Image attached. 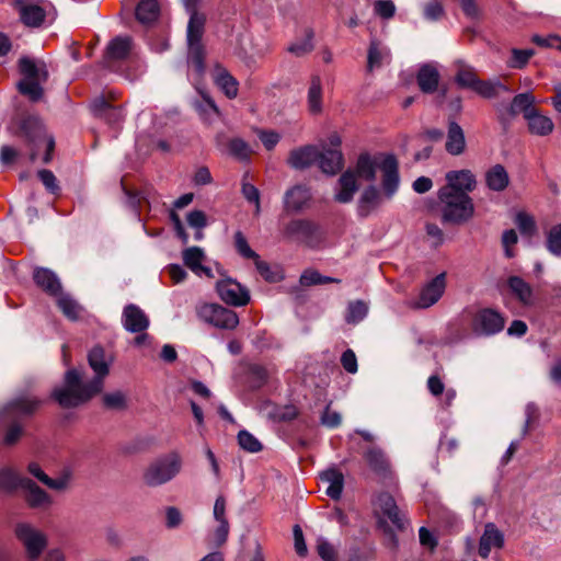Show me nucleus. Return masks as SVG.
I'll list each match as a JSON object with an SVG mask.
<instances>
[{
    "mask_svg": "<svg viewBox=\"0 0 561 561\" xmlns=\"http://www.w3.org/2000/svg\"><path fill=\"white\" fill-rule=\"evenodd\" d=\"M88 362L95 374L92 379L83 380L77 369H69L65 374L64 386L53 390L51 397L60 407H78L102 391L112 358L101 346H94L89 352Z\"/></svg>",
    "mask_w": 561,
    "mask_h": 561,
    "instance_id": "nucleus-1",
    "label": "nucleus"
},
{
    "mask_svg": "<svg viewBox=\"0 0 561 561\" xmlns=\"http://www.w3.org/2000/svg\"><path fill=\"white\" fill-rule=\"evenodd\" d=\"M400 186L399 172L394 171V167L385 165V174L381 178V188L370 184L362 192L357 203V214L359 217L366 218L373 211L377 210L381 205L393 198Z\"/></svg>",
    "mask_w": 561,
    "mask_h": 561,
    "instance_id": "nucleus-2",
    "label": "nucleus"
},
{
    "mask_svg": "<svg viewBox=\"0 0 561 561\" xmlns=\"http://www.w3.org/2000/svg\"><path fill=\"white\" fill-rule=\"evenodd\" d=\"M442 219L444 222L460 225L467 222L474 214L471 197L465 192H451V188H439Z\"/></svg>",
    "mask_w": 561,
    "mask_h": 561,
    "instance_id": "nucleus-3",
    "label": "nucleus"
},
{
    "mask_svg": "<svg viewBox=\"0 0 561 561\" xmlns=\"http://www.w3.org/2000/svg\"><path fill=\"white\" fill-rule=\"evenodd\" d=\"M183 458L170 451L153 460L145 470L142 479L148 486H159L174 479L182 470Z\"/></svg>",
    "mask_w": 561,
    "mask_h": 561,
    "instance_id": "nucleus-4",
    "label": "nucleus"
},
{
    "mask_svg": "<svg viewBox=\"0 0 561 561\" xmlns=\"http://www.w3.org/2000/svg\"><path fill=\"white\" fill-rule=\"evenodd\" d=\"M20 131L32 146L30 159L34 161L38 156L39 149L44 147L46 152L43 161L45 163L49 162L51 159V152L55 148V141L53 137L46 134L42 122L34 116L25 117L21 122Z\"/></svg>",
    "mask_w": 561,
    "mask_h": 561,
    "instance_id": "nucleus-5",
    "label": "nucleus"
},
{
    "mask_svg": "<svg viewBox=\"0 0 561 561\" xmlns=\"http://www.w3.org/2000/svg\"><path fill=\"white\" fill-rule=\"evenodd\" d=\"M386 164L394 167V171L399 172L398 161L392 154L378 153L371 156L364 152L358 156L353 171L355 172L356 178L359 176L367 182H374L376 180L377 171H380L381 178L383 176Z\"/></svg>",
    "mask_w": 561,
    "mask_h": 561,
    "instance_id": "nucleus-6",
    "label": "nucleus"
},
{
    "mask_svg": "<svg viewBox=\"0 0 561 561\" xmlns=\"http://www.w3.org/2000/svg\"><path fill=\"white\" fill-rule=\"evenodd\" d=\"M198 318L219 329L232 330L239 323L237 313L217 304H203L197 309Z\"/></svg>",
    "mask_w": 561,
    "mask_h": 561,
    "instance_id": "nucleus-7",
    "label": "nucleus"
},
{
    "mask_svg": "<svg viewBox=\"0 0 561 561\" xmlns=\"http://www.w3.org/2000/svg\"><path fill=\"white\" fill-rule=\"evenodd\" d=\"M15 535L23 543L28 560L36 561L47 545L45 535L26 523L16 525Z\"/></svg>",
    "mask_w": 561,
    "mask_h": 561,
    "instance_id": "nucleus-8",
    "label": "nucleus"
},
{
    "mask_svg": "<svg viewBox=\"0 0 561 561\" xmlns=\"http://www.w3.org/2000/svg\"><path fill=\"white\" fill-rule=\"evenodd\" d=\"M369 469L383 483L393 484L396 477L391 468V462L386 453L378 446H369L363 455Z\"/></svg>",
    "mask_w": 561,
    "mask_h": 561,
    "instance_id": "nucleus-9",
    "label": "nucleus"
},
{
    "mask_svg": "<svg viewBox=\"0 0 561 561\" xmlns=\"http://www.w3.org/2000/svg\"><path fill=\"white\" fill-rule=\"evenodd\" d=\"M216 289L220 299L227 305L242 307L250 301L249 290L231 278L217 282Z\"/></svg>",
    "mask_w": 561,
    "mask_h": 561,
    "instance_id": "nucleus-10",
    "label": "nucleus"
},
{
    "mask_svg": "<svg viewBox=\"0 0 561 561\" xmlns=\"http://www.w3.org/2000/svg\"><path fill=\"white\" fill-rule=\"evenodd\" d=\"M446 288L445 273H442L428 282L420 291L419 297L410 302L415 309H426L435 305L443 296Z\"/></svg>",
    "mask_w": 561,
    "mask_h": 561,
    "instance_id": "nucleus-11",
    "label": "nucleus"
},
{
    "mask_svg": "<svg viewBox=\"0 0 561 561\" xmlns=\"http://www.w3.org/2000/svg\"><path fill=\"white\" fill-rule=\"evenodd\" d=\"M504 318L493 309H483L477 313L473 320L476 332L484 335H492L503 330Z\"/></svg>",
    "mask_w": 561,
    "mask_h": 561,
    "instance_id": "nucleus-12",
    "label": "nucleus"
},
{
    "mask_svg": "<svg viewBox=\"0 0 561 561\" xmlns=\"http://www.w3.org/2000/svg\"><path fill=\"white\" fill-rule=\"evenodd\" d=\"M376 507L378 512L382 515L381 523L383 518L388 519L397 529H402L404 527V516L401 514L394 499L387 492H382L377 496Z\"/></svg>",
    "mask_w": 561,
    "mask_h": 561,
    "instance_id": "nucleus-13",
    "label": "nucleus"
},
{
    "mask_svg": "<svg viewBox=\"0 0 561 561\" xmlns=\"http://www.w3.org/2000/svg\"><path fill=\"white\" fill-rule=\"evenodd\" d=\"M318 227L309 220H293L286 225L283 231L285 239L310 244L316 237Z\"/></svg>",
    "mask_w": 561,
    "mask_h": 561,
    "instance_id": "nucleus-14",
    "label": "nucleus"
},
{
    "mask_svg": "<svg viewBox=\"0 0 561 561\" xmlns=\"http://www.w3.org/2000/svg\"><path fill=\"white\" fill-rule=\"evenodd\" d=\"M359 184L352 169L344 171L337 180L334 193L335 202L340 204L351 203L357 193Z\"/></svg>",
    "mask_w": 561,
    "mask_h": 561,
    "instance_id": "nucleus-15",
    "label": "nucleus"
},
{
    "mask_svg": "<svg viewBox=\"0 0 561 561\" xmlns=\"http://www.w3.org/2000/svg\"><path fill=\"white\" fill-rule=\"evenodd\" d=\"M122 323L126 331L138 333L146 331L150 321L138 306L129 304L123 310Z\"/></svg>",
    "mask_w": 561,
    "mask_h": 561,
    "instance_id": "nucleus-16",
    "label": "nucleus"
},
{
    "mask_svg": "<svg viewBox=\"0 0 561 561\" xmlns=\"http://www.w3.org/2000/svg\"><path fill=\"white\" fill-rule=\"evenodd\" d=\"M14 7L16 8L21 22L28 27H39L46 18L45 10L35 3L26 0H15Z\"/></svg>",
    "mask_w": 561,
    "mask_h": 561,
    "instance_id": "nucleus-17",
    "label": "nucleus"
},
{
    "mask_svg": "<svg viewBox=\"0 0 561 561\" xmlns=\"http://www.w3.org/2000/svg\"><path fill=\"white\" fill-rule=\"evenodd\" d=\"M447 184L442 188H451V192H472L477 186L474 174L470 170L449 171L446 173Z\"/></svg>",
    "mask_w": 561,
    "mask_h": 561,
    "instance_id": "nucleus-18",
    "label": "nucleus"
},
{
    "mask_svg": "<svg viewBox=\"0 0 561 561\" xmlns=\"http://www.w3.org/2000/svg\"><path fill=\"white\" fill-rule=\"evenodd\" d=\"M504 546V534L494 523H486L479 541V554L482 558L490 556L491 549H501Z\"/></svg>",
    "mask_w": 561,
    "mask_h": 561,
    "instance_id": "nucleus-19",
    "label": "nucleus"
},
{
    "mask_svg": "<svg viewBox=\"0 0 561 561\" xmlns=\"http://www.w3.org/2000/svg\"><path fill=\"white\" fill-rule=\"evenodd\" d=\"M42 404V401L28 394H21L11 400L3 409L8 416L33 414Z\"/></svg>",
    "mask_w": 561,
    "mask_h": 561,
    "instance_id": "nucleus-20",
    "label": "nucleus"
},
{
    "mask_svg": "<svg viewBox=\"0 0 561 561\" xmlns=\"http://www.w3.org/2000/svg\"><path fill=\"white\" fill-rule=\"evenodd\" d=\"M319 158V150L316 146L307 145L289 152L287 163L296 170H304L313 164Z\"/></svg>",
    "mask_w": 561,
    "mask_h": 561,
    "instance_id": "nucleus-21",
    "label": "nucleus"
},
{
    "mask_svg": "<svg viewBox=\"0 0 561 561\" xmlns=\"http://www.w3.org/2000/svg\"><path fill=\"white\" fill-rule=\"evenodd\" d=\"M21 489L24 491V499L31 507L38 508L49 506L51 504L50 495L31 479L24 478L22 480Z\"/></svg>",
    "mask_w": 561,
    "mask_h": 561,
    "instance_id": "nucleus-22",
    "label": "nucleus"
},
{
    "mask_svg": "<svg viewBox=\"0 0 561 561\" xmlns=\"http://www.w3.org/2000/svg\"><path fill=\"white\" fill-rule=\"evenodd\" d=\"M183 262L197 276H206L211 278L213 272L209 267L203 265L205 260L204 251L198 247H191L183 251Z\"/></svg>",
    "mask_w": 561,
    "mask_h": 561,
    "instance_id": "nucleus-23",
    "label": "nucleus"
},
{
    "mask_svg": "<svg viewBox=\"0 0 561 561\" xmlns=\"http://www.w3.org/2000/svg\"><path fill=\"white\" fill-rule=\"evenodd\" d=\"M440 75L433 64H424L419 68L416 82L423 93H434L439 84Z\"/></svg>",
    "mask_w": 561,
    "mask_h": 561,
    "instance_id": "nucleus-24",
    "label": "nucleus"
},
{
    "mask_svg": "<svg viewBox=\"0 0 561 561\" xmlns=\"http://www.w3.org/2000/svg\"><path fill=\"white\" fill-rule=\"evenodd\" d=\"M27 471L30 474H32L34 478H36L39 482L45 484L47 488L55 490V491H65L69 488L70 484V474L65 473L60 477L53 479L49 478L44 470L41 468V466L36 462H31L27 466Z\"/></svg>",
    "mask_w": 561,
    "mask_h": 561,
    "instance_id": "nucleus-25",
    "label": "nucleus"
},
{
    "mask_svg": "<svg viewBox=\"0 0 561 561\" xmlns=\"http://www.w3.org/2000/svg\"><path fill=\"white\" fill-rule=\"evenodd\" d=\"M510 293L524 306L534 304V291L529 283L519 276L512 275L506 280Z\"/></svg>",
    "mask_w": 561,
    "mask_h": 561,
    "instance_id": "nucleus-26",
    "label": "nucleus"
},
{
    "mask_svg": "<svg viewBox=\"0 0 561 561\" xmlns=\"http://www.w3.org/2000/svg\"><path fill=\"white\" fill-rule=\"evenodd\" d=\"M445 149L448 153L453 156H459L466 149V138L463 129L458 123L454 121H450L448 124Z\"/></svg>",
    "mask_w": 561,
    "mask_h": 561,
    "instance_id": "nucleus-27",
    "label": "nucleus"
},
{
    "mask_svg": "<svg viewBox=\"0 0 561 561\" xmlns=\"http://www.w3.org/2000/svg\"><path fill=\"white\" fill-rule=\"evenodd\" d=\"M318 161L322 172L329 175L336 174L344 165L343 153L340 149H327L319 152Z\"/></svg>",
    "mask_w": 561,
    "mask_h": 561,
    "instance_id": "nucleus-28",
    "label": "nucleus"
},
{
    "mask_svg": "<svg viewBox=\"0 0 561 561\" xmlns=\"http://www.w3.org/2000/svg\"><path fill=\"white\" fill-rule=\"evenodd\" d=\"M33 278L38 287L49 295L57 296L61 291V285L56 276L48 268L39 267L34 271Z\"/></svg>",
    "mask_w": 561,
    "mask_h": 561,
    "instance_id": "nucleus-29",
    "label": "nucleus"
},
{
    "mask_svg": "<svg viewBox=\"0 0 561 561\" xmlns=\"http://www.w3.org/2000/svg\"><path fill=\"white\" fill-rule=\"evenodd\" d=\"M528 130L536 136H548L553 131L554 124L552 119L543 115L539 110H536L526 118Z\"/></svg>",
    "mask_w": 561,
    "mask_h": 561,
    "instance_id": "nucleus-30",
    "label": "nucleus"
},
{
    "mask_svg": "<svg viewBox=\"0 0 561 561\" xmlns=\"http://www.w3.org/2000/svg\"><path fill=\"white\" fill-rule=\"evenodd\" d=\"M133 48V39L129 36H116L106 47L107 60H123L126 59Z\"/></svg>",
    "mask_w": 561,
    "mask_h": 561,
    "instance_id": "nucleus-31",
    "label": "nucleus"
},
{
    "mask_svg": "<svg viewBox=\"0 0 561 561\" xmlns=\"http://www.w3.org/2000/svg\"><path fill=\"white\" fill-rule=\"evenodd\" d=\"M19 69L23 79L46 81L48 72L43 61H35L28 57H22L19 60Z\"/></svg>",
    "mask_w": 561,
    "mask_h": 561,
    "instance_id": "nucleus-32",
    "label": "nucleus"
},
{
    "mask_svg": "<svg viewBox=\"0 0 561 561\" xmlns=\"http://www.w3.org/2000/svg\"><path fill=\"white\" fill-rule=\"evenodd\" d=\"M488 188L494 192H503L510 184V176L502 164L491 167L484 175Z\"/></svg>",
    "mask_w": 561,
    "mask_h": 561,
    "instance_id": "nucleus-33",
    "label": "nucleus"
},
{
    "mask_svg": "<svg viewBox=\"0 0 561 561\" xmlns=\"http://www.w3.org/2000/svg\"><path fill=\"white\" fill-rule=\"evenodd\" d=\"M311 194L306 186L296 185L288 190L285 195V207L288 210H301L310 201Z\"/></svg>",
    "mask_w": 561,
    "mask_h": 561,
    "instance_id": "nucleus-34",
    "label": "nucleus"
},
{
    "mask_svg": "<svg viewBox=\"0 0 561 561\" xmlns=\"http://www.w3.org/2000/svg\"><path fill=\"white\" fill-rule=\"evenodd\" d=\"M454 66L456 68L455 82L460 88L473 90L479 80L476 70L461 60L456 61Z\"/></svg>",
    "mask_w": 561,
    "mask_h": 561,
    "instance_id": "nucleus-35",
    "label": "nucleus"
},
{
    "mask_svg": "<svg viewBox=\"0 0 561 561\" xmlns=\"http://www.w3.org/2000/svg\"><path fill=\"white\" fill-rule=\"evenodd\" d=\"M321 480L324 483H328L325 493L331 499L339 500L341 497L344 485L343 473L336 469H329L321 473Z\"/></svg>",
    "mask_w": 561,
    "mask_h": 561,
    "instance_id": "nucleus-36",
    "label": "nucleus"
},
{
    "mask_svg": "<svg viewBox=\"0 0 561 561\" xmlns=\"http://www.w3.org/2000/svg\"><path fill=\"white\" fill-rule=\"evenodd\" d=\"M308 108L312 114L322 112V81L319 75L311 76L307 95Z\"/></svg>",
    "mask_w": 561,
    "mask_h": 561,
    "instance_id": "nucleus-37",
    "label": "nucleus"
},
{
    "mask_svg": "<svg viewBox=\"0 0 561 561\" xmlns=\"http://www.w3.org/2000/svg\"><path fill=\"white\" fill-rule=\"evenodd\" d=\"M264 412L266 413V416L274 422L291 421L298 415V410L293 404L276 405L267 403L264 407Z\"/></svg>",
    "mask_w": 561,
    "mask_h": 561,
    "instance_id": "nucleus-38",
    "label": "nucleus"
},
{
    "mask_svg": "<svg viewBox=\"0 0 561 561\" xmlns=\"http://www.w3.org/2000/svg\"><path fill=\"white\" fill-rule=\"evenodd\" d=\"M190 10V21L187 25V43L202 42L206 18L197 12L193 7Z\"/></svg>",
    "mask_w": 561,
    "mask_h": 561,
    "instance_id": "nucleus-39",
    "label": "nucleus"
},
{
    "mask_svg": "<svg viewBox=\"0 0 561 561\" xmlns=\"http://www.w3.org/2000/svg\"><path fill=\"white\" fill-rule=\"evenodd\" d=\"M160 13L157 0H141L136 8V19L142 24L154 22Z\"/></svg>",
    "mask_w": 561,
    "mask_h": 561,
    "instance_id": "nucleus-40",
    "label": "nucleus"
},
{
    "mask_svg": "<svg viewBox=\"0 0 561 561\" xmlns=\"http://www.w3.org/2000/svg\"><path fill=\"white\" fill-rule=\"evenodd\" d=\"M535 102L536 99L531 93H519L514 96L511 103V113L514 115L517 113H522L524 118H526L528 115H530L533 112L537 110L535 107Z\"/></svg>",
    "mask_w": 561,
    "mask_h": 561,
    "instance_id": "nucleus-41",
    "label": "nucleus"
},
{
    "mask_svg": "<svg viewBox=\"0 0 561 561\" xmlns=\"http://www.w3.org/2000/svg\"><path fill=\"white\" fill-rule=\"evenodd\" d=\"M215 81L227 98L234 99L238 94V81L225 69H217Z\"/></svg>",
    "mask_w": 561,
    "mask_h": 561,
    "instance_id": "nucleus-42",
    "label": "nucleus"
},
{
    "mask_svg": "<svg viewBox=\"0 0 561 561\" xmlns=\"http://www.w3.org/2000/svg\"><path fill=\"white\" fill-rule=\"evenodd\" d=\"M472 91L482 98L493 99L496 98L500 92H507L508 88L500 81H484L479 79Z\"/></svg>",
    "mask_w": 561,
    "mask_h": 561,
    "instance_id": "nucleus-43",
    "label": "nucleus"
},
{
    "mask_svg": "<svg viewBox=\"0 0 561 561\" xmlns=\"http://www.w3.org/2000/svg\"><path fill=\"white\" fill-rule=\"evenodd\" d=\"M102 403L107 410L124 411L128 408V398L124 391L115 390L104 393Z\"/></svg>",
    "mask_w": 561,
    "mask_h": 561,
    "instance_id": "nucleus-44",
    "label": "nucleus"
},
{
    "mask_svg": "<svg viewBox=\"0 0 561 561\" xmlns=\"http://www.w3.org/2000/svg\"><path fill=\"white\" fill-rule=\"evenodd\" d=\"M390 56L389 49L381 47L377 41H371L368 49L367 67L371 71L382 65Z\"/></svg>",
    "mask_w": 561,
    "mask_h": 561,
    "instance_id": "nucleus-45",
    "label": "nucleus"
},
{
    "mask_svg": "<svg viewBox=\"0 0 561 561\" xmlns=\"http://www.w3.org/2000/svg\"><path fill=\"white\" fill-rule=\"evenodd\" d=\"M313 36L312 30H306L305 37L291 43L287 50L296 57H302L311 53L314 48Z\"/></svg>",
    "mask_w": 561,
    "mask_h": 561,
    "instance_id": "nucleus-46",
    "label": "nucleus"
},
{
    "mask_svg": "<svg viewBox=\"0 0 561 561\" xmlns=\"http://www.w3.org/2000/svg\"><path fill=\"white\" fill-rule=\"evenodd\" d=\"M229 153L239 161L248 162L253 153L252 148L241 138H232L228 142Z\"/></svg>",
    "mask_w": 561,
    "mask_h": 561,
    "instance_id": "nucleus-47",
    "label": "nucleus"
},
{
    "mask_svg": "<svg viewBox=\"0 0 561 561\" xmlns=\"http://www.w3.org/2000/svg\"><path fill=\"white\" fill-rule=\"evenodd\" d=\"M187 60L195 68L198 75H202L205 70L204 58L205 51L202 42L187 43Z\"/></svg>",
    "mask_w": 561,
    "mask_h": 561,
    "instance_id": "nucleus-48",
    "label": "nucleus"
},
{
    "mask_svg": "<svg viewBox=\"0 0 561 561\" xmlns=\"http://www.w3.org/2000/svg\"><path fill=\"white\" fill-rule=\"evenodd\" d=\"M23 479L14 470L3 468L0 470V490L12 492L22 486Z\"/></svg>",
    "mask_w": 561,
    "mask_h": 561,
    "instance_id": "nucleus-49",
    "label": "nucleus"
},
{
    "mask_svg": "<svg viewBox=\"0 0 561 561\" xmlns=\"http://www.w3.org/2000/svg\"><path fill=\"white\" fill-rule=\"evenodd\" d=\"M43 80H28L22 79L18 83V89L21 94L27 96L31 101H38L43 95V89L41 87Z\"/></svg>",
    "mask_w": 561,
    "mask_h": 561,
    "instance_id": "nucleus-50",
    "label": "nucleus"
},
{
    "mask_svg": "<svg viewBox=\"0 0 561 561\" xmlns=\"http://www.w3.org/2000/svg\"><path fill=\"white\" fill-rule=\"evenodd\" d=\"M368 313V306L363 300L351 301L347 306V313L345 316V321L347 323H358L360 322Z\"/></svg>",
    "mask_w": 561,
    "mask_h": 561,
    "instance_id": "nucleus-51",
    "label": "nucleus"
},
{
    "mask_svg": "<svg viewBox=\"0 0 561 561\" xmlns=\"http://www.w3.org/2000/svg\"><path fill=\"white\" fill-rule=\"evenodd\" d=\"M337 278L323 276L314 270H307L300 276V284L302 286L322 285L329 283H340Z\"/></svg>",
    "mask_w": 561,
    "mask_h": 561,
    "instance_id": "nucleus-52",
    "label": "nucleus"
},
{
    "mask_svg": "<svg viewBox=\"0 0 561 561\" xmlns=\"http://www.w3.org/2000/svg\"><path fill=\"white\" fill-rule=\"evenodd\" d=\"M535 55V50L529 49H512V56L507 62L508 67L515 68V69H522L524 68L529 59Z\"/></svg>",
    "mask_w": 561,
    "mask_h": 561,
    "instance_id": "nucleus-53",
    "label": "nucleus"
},
{
    "mask_svg": "<svg viewBox=\"0 0 561 561\" xmlns=\"http://www.w3.org/2000/svg\"><path fill=\"white\" fill-rule=\"evenodd\" d=\"M62 313L70 320H77L81 313V307L70 297L60 296L57 300Z\"/></svg>",
    "mask_w": 561,
    "mask_h": 561,
    "instance_id": "nucleus-54",
    "label": "nucleus"
},
{
    "mask_svg": "<svg viewBox=\"0 0 561 561\" xmlns=\"http://www.w3.org/2000/svg\"><path fill=\"white\" fill-rule=\"evenodd\" d=\"M547 249L551 254L561 256V224L553 226L548 231Z\"/></svg>",
    "mask_w": 561,
    "mask_h": 561,
    "instance_id": "nucleus-55",
    "label": "nucleus"
},
{
    "mask_svg": "<svg viewBox=\"0 0 561 561\" xmlns=\"http://www.w3.org/2000/svg\"><path fill=\"white\" fill-rule=\"evenodd\" d=\"M515 224L524 236L531 237L537 230L534 217L523 211L516 215Z\"/></svg>",
    "mask_w": 561,
    "mask_h": 561,
    "instance_id": "nucleus-56",
    "label": "nucleus"
},
{
    "mask_svg": "<svg viewBox=\"0 0 561 561\" xmlns=\"http://www.w3.org/2000/svg\"><path fill=\"white\" fill-rule=\"evenodd\" d=\"M238 442L240 447L249 453H257L262 450V444L259 439L245 430L239 432Z\"/></svg>",
    "mask_w": 561,
    "mask_h": 561,
    "instance_id": "nucleus-57",
    "label": "nucleus"
},
{
    "mask_svg": "<svg viewBox=\"0 0 561 561\" xmlns=\"http://www.w3.org/2000/svg\"><path fill=\"white\" fill-rule=\"evenodd\" d=\"M247 178H248V174H244L243 179H242V188H241V191H242V194H243L244 198L248 202L255 204V215H259L260 210H261V206H260V192H259V190L254 185H252L251 183L247 182Z\"/></svg>",
    "mask_w": 561,
    "mask_h": 561,
    "instance_id": "nucleus-58",
    "label": "nucleus"
},
{
    "mask_svg": "<svg viewBox=\"0 0 561 561\" xmlns=\"http://www.w3.org/2000/svg\"><path fill=\"white\" fill-rule=\"evenodd\" d=\"M234 247H236V250L237 252L245 257V259H253V257H256V252H254L251 247L249 245L248 243V240L247 238L244 237V234L241 232V231H237L234 233Z\"/></svg>",
    "mask_w": 561,
    "mask_h": 561,
    "instance_id": "nucleus-59",
    "label": "nucleus"
},
{
    "mask_svg": "<svg viewBox=\"0 0 561 561\" xmlns=\"http://www.w3.org/2000/svg\"><path fill=\"white\" fill-rule=\"evenodd\" d=\"M93 110L98 114L105 116V117H107L110 115H114L118 119H121V117H122L121 110L118 107L111 106L104 98L96 99L93 102Z\"/></svg>",
    "mask_w": 561,
    "mask_h": 561,
    "instance_id": "nucleus-60",
    "label": "nucleus"
},
{
    "mask_svg": "<svg viewBox=\"0 0 561 561\" xmlns=\"http://www.w3.org/2000/svg\"><path fill=\"white\" fill-rule=\"evenodd\" d=\"M374 11L381 19L389 20L396 13V5L392 0H377L374 3Z\"/></svg>",
    "mask_w": 561,
    "mask_h": 561,
    "instance_id": "nucleus-61",
    "label": "nucleus"
},
{
    "mask_svg": "<svg viewBox=\"0 0 561 561\" xmlns=\"http://www.w3.org/2000/svg\"><path fill=\"white\" fill-rule=\"evenodd\" d=\"M444 7L437 0H432L424 5L423 14L427 21H437L444 15Z\"/></svg>",
    "mask_w": 561,
    "mask_h": 561,
    "instance_id": "nucleus-62",
    "label": "nucleus"
},
{
    "mask_svg": "<svg viewBox=\"0 0 561 561\" xmlns=\"http://www.w3.org/2000/svg\"><path fill=\"white\" fill-rule=\"evenodd\" d=\"M229 523H218V526L215 528V530L211 533L209 540L213 545L216 547L222 546L228 538L229 535Z\"/></svg>",
    "mask_w": 561,
    "mask_h": 561,
    "instance_id": "nucleus-63",
    "label": "nucleus"
},
{
    "mask_svg": "<svg viewBox=\"0 0 561 561\" xmlns=\"http://www.w3.org/2000/svg\"><path fill=\"white\" fill-rule=\"evenodd\" d=\"M317 550L323 561H337L334 547L324 538L318 539Z\"/></svg>",
    "mask_w": 561,
    "mask_h": 561,
    "instance_id": "nucleus-64",
    "label": "nucleus"
}]
</instances>
